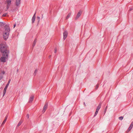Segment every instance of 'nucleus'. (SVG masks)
<instances>
[{
    "mask_svg": "<svg viewBox=\"0 0 133 133\" xmlns=\"http://www.w3.org/2000/svg\"><path fill=\"white\" fill-rule=\"evenodd\" d=\"M132 10V9H130L129 10V11H131Z\"/></svg>",
    "mask_w": 133,
    "mask_h": 133,
    "instance_id": "obj_36",
    "label": "nucleus"
},
{
    "mask_svg": "<svg viewBox=\"0 0 133 133\" xmlns=\"http://www.w3.org/2000/svg\"><path fill=\"white\" fill-rule=\"evenodd\" d=\"M26 117L28 118H29V115L28 114H27L26 116Z\"/></svg>",
    "mask_w": 133,
    "mask_h": 133,
    "instance_id": "obj_27",
    "label": "nucleus"
},
{
    "mask_svg": "<svg viewBox=\"0 0 133 133\" xmlns=\"http://www.w3.org/2000/svg\"><path fill=\"white\" fill-rule=\"evenodd\" d=\"M2 73L3 74H5V72L4 71H2Z\"/></svg>",
    "mask_w": 133,
    "mask_h": 133,
    "instance_id": "obj_29",
    "label": "nucleus"
},
{
    "mask_svg": "<svg viewBox=\"0 0 133 133\" xmlns=\"http://www.w3.org/2000/svg\"><path fill=\"white\" fill-rule=\"evenodd\" d=\"M11 0H7L6 2L7 3V8H8L9 6L11 4Z\"/></svg>",
    "mask_w": 133,
    "mask_h": 133,
    "instance_id": "obj_7",
    "label": "nucleus"
},
{
    "mask_svg": "<svg viewBox=\"0 0 133 133\" xmlns=\"http://www.w3.org/2000/svg\"><path fill=\"white\" fill-rule=\"evenodd\" d=\"M0 51L4 55V54L9 53V51L7 49V46L4 43H2L0 45Z\"/></svg>",
    "mask_w": 133,
    "mask_h": 133,
    "instance_id": "obj_1",
    "label": "nucleus"
},
{
    "mask_svg": "<svg viewBox=\"0 0 133 133\" xmlns=\"http://www.w3.org/2000/svg\"><path fill=\"white\" fill-rule=\"evenodd\" d=\"M118 118L119 120H122L123 119V117L122 116H121V117H119Z\"/></svg>",
    "mask_w": 133,
    "mask_h": 133,
    "instance_id": "obj_18",
    "label": "nucleus"
},
{
    "mask_svg": "<svg viewBox=\"0 0 133 133\" xmlns=\"http://www.w3.org/2000/svg\"><path fill=\"white\" fill-rule=\"evenodd\" d=\"M35 14H36V13H35L34 15L33 16V17H32V23H33L35 21V18H36Z\"/></svg>",
    "mask_w": 133,
    "mask_h": 133,
    "instance_id": "obj_10",
    "label": "nucleus"
},
{
    "mask_svg": "<svg viewBox=\"0 0 133 133\" xmlns=\"http://www.w3.org/2000/svg\"><path fill=\"white\" fill-rule=\"evenodd\" d=\"M5 30L3 32V37L5 40H6L8 38L10 29L8 26L5 28Z\"/></svg>",
    "mask_w": 133,
    "mask_h": 133,
    "instance_id": "obj_2",
    "label": "nucleus"
},
{
    "mask_svg": "<svg viewBox=\"0 0 133 133\" xmlns=\"http://www.w3.org/2000/svg\"><path fill=\"white\" fill-rule=\"evenodd\" d=\"M130 126H131V127H132L133 126V122L132 123L130 124Z\"/></svg>",
    "mask_w": 133,
    "mask_h": 133,
    "instance_id": "obj_26",
    "label": "nucleus"
},
{
    "mask_svg": "<svg viewBox=\"0 0 133 133\" xmlns=\"http://www.w3.org/2000/svg\"><path fill=\"white\" fill-rule=\"evenodd\" d=\"M51 57V55H50L49 56V57L50 58Z\"/></svg>",
    "mask_w": 133,
    "mask_h": 133,
    "instance_id": "obj_34",
    "label": "nucleus"
},
{
    "mask_svg": "<svg viewBox=\"0 0 133 133\" xmlns=\"http://www.w3.org/2000/svg\"><path fill=\"white\" fill-rule=\"evenodd\" d=\"M37 18L39 20L40 19V17H37Z\"/></svg>",
    "mask_w": 133,
    "mask_h": 133,
    "instance_id": "obj_31",
    "label": "nucleus"
},
{
    "mask_svg": "<svg viewBox=\"0 0 133 133\" xmlns=\"http://www.w3.org/2000/svg\"><path fill=\"white\" fill-rule=\"evenodd\" d=\"M99 110L96 109V111H97V112H98L99 111Z\"/></svg>",
    "mask_w": 133,
    "mask_h": 133,
    "instance_id": "obj_30",
    "label": "nucleus"
},
{
    "mask_svg": "<svg viewBox=\"0 0 133 133\" xmlns=\"http://www.w3.org/2000/svg\"><path fill=\"white\" fill-rule=\"evenodd\" d=\"M82 12L81 10H80L77 14V15L75 18L76 20L79 17L81 16Z\"/></svg>",
    "mask_w": 133,
    "mask_h": 133,
    "instance_id": "obj_5",
    "label": "nucleus"
},
{
    "mask_svg": "<svg viewBox=\"0 0 133 133\" xmlns=\"http://www.w3.org/2000/svg\"><path fill=\"white\" fill-rule=\"evenodd\" d=\"M101 103H100L99 104V105L97 107V109H98L99 110V109H100V108L101 107Z\"/></svg>",
    "mask_w": 133,
    "mask_h": 133,
    "instance_id": "obj_15",
    "label": "nucleus"
},
{
    "mask_svg": "<svg viewBox=\"0 0 133 133\" xmlns=\"http://www.w3.org/2000/svg\"><path fill=\"white\" fill-rule=\"evenodd\" d=\"M22 123V121H20L19 122L17 126L19 127V126L21 125V124Z\"/></svg>",
    "mask_w": 133,
    "mask_h": 133,
    "instance_id": "obj_16",
    "label": "nucleus"
},
{
    "mask_svg": "<svg viewBox=\"0 0 133 133\" xmlns=\"http://www.w3.org/2000/svg\"><path fill=\"white\" fill-rule=\"evenodd\" d=\"M7 119V117H5V119H4L3 122L2 123V124L1 125H2L4 124V123H5V122H6V121Z\"/></svg>",
    "mask_w": 133,
    "mask_h": 133,
    "instance_id": "obj_12",
    "label": "nucleus"
},
{
    "mask_svg": "<svg viewBox=\"0 0 133 133\" xmlns=\"http://www.w3.org/2000/svg\"><path fill=\"white\" fill-rule=\"evenodd\" d=\"M98 112H97V111L95 112V114L94 116V117H95V116H96V115L97 114Z\"/></svg>",
    "mask_w": 133,
    "mask_h": 133,
    "instance_id": "obj_23",
    "label": "nucleus"
},
{
    "mask_svg": "<svg viewBox=\"0 0 133 133\" xmlns=\"http://www.w3.org/2000/svg\"><path fill=\"white\" fill-rule=\"evenodd\" d=\"M48 107V104H45L43 108V109L42 111V112L43 113H44L46 110V109Z\"/></svg>",
    "mask_w": 133,
    "mask_h": 133,
    "instance_id": "obj_8",
    "label": "nucleus"
},
{
    "mask_svg": "<svg viewBox=\"0 0 133 133\" xmlns=\"http://www.w3.org/2000/svg\"><path fill=\"white\" fill-rule=\"evenodd\" d=\"M36 42V39H35L34 40V41L33 42V44L32 45V46L33 47H34V46H35Z\"/></svg>",
    "mask_w": 133,
    "mask_h": 133,
    "instance_id": "obj_13",
    "label": "nucleus"
},
{
    "mask_svg": "<svg viewBox=\"0 0 133 133\" xmlns=\"http://www.w3.org/2000/svg\"><path fill=\"white\" fill-rule=\"evenodd\" d=\"M34 98V96L33 95H31L29 99V103L33 101Z\"/></svg>",
    "mask_w": 133,
    "mask_h": 133,
    "instance_id": "obj_9",
    "label": "nucleus"
},
{
    "mask_svg": "<svg viewBox=\"0 0 133 133\" xmlns=\"http://www.w3.org/2000/svg\"><path fill=\"white\" fill-rule=\"evenodd\" d=\"M16 26V24H15L14 25V28Z\"/></svg>",
    "mask_w": 133,
    "mask_h": 133,
    "instance_id": "obj_33",
    "label": "nucleus"
},
{
    "mask_svg": "<svg viewBox=\"0 0 133 133\" xmlns=\"http://www.w3.org/2000/svg\"><path fill=\"white\" fill-rule=\"evenodd\" d=\"M57 52V48H55V51H54V52L55 53H56Z\"/></svg>",
    "mask_w": 133,
    "mask_h": 133,
    "instance_id": "obj_21",
    "label": "nucleus"
},
{
    "mask_svg": "<svg viewBox=\"0 0 133 133\" xmlns=\"http://www.w3.org/2000/svg\"><path fill=\"white\" fill-rule=\"evenodd\" d=\"M9 54H4V55L3 54H2V56L1 57L0 60L1 62H5L6 61V59H7L8 57Z\"/></svg>",
    "mask_w": 133,
    "mask_h": 133,
    "instance_id": "obj_3",
    "label": "nucleus"
},
{
    "mask_svg": "<svg viewBox=\"0 0 133 133\" xmlns=\"http://www.w3.org/2000/svg\"><path fill=\"white\" fill-rule=\"evenodd\" d=\"M107 106L106 107V108H105V111H106V110H107Z\"/></svg>",
    "mask_w": 133,
    "mask_h": 133,
    "instance_id": "obj_32",
    "label": "nucleus"
},
{
    "mask_svg": "<svg viewBox=\"0 0 133 133\" xmlns=\"http://www.w3.org/2000/svg\"><path fill=\"white\" fill-rule=\"evenodd\" d=\"M98 87H99V85L98 84H97L96 87V88H95L96 89H97L98 88Z\"/></svg>",
    "mask_w": 133,
    "mask_h": 133,
    "instance_id": "obj_24",
    "label": "nucleus"
},
{
    "mask_svg": "<svg viewBox=\"0 0 133 133\" xmlns=\"http://www.w3.org/2000/svg\"><path fill=\"white\" fill-rule=\"evenodd\" d=\"M68 35L67 32L65 31H64L63 33V39L64 40H65L66 38Z\"/></svg>",
    "mask_w": 133,
    "mask_h": 133,
    "instance_id": "obj_6",
    "label": "nucleus"
},
{
    "mask_svg": "<svg viewBox=\"0 0 133 133\" xmlns=\"http://www.w3.org/2000/svg\"><path fill=\"white\" fill-rule=\"evenodd\" d=\"M132 127H131V126H130L129 127L128 131H129L132 129Z\"/></svg>",
    "mask_w": 133,
    "mask_h": 133,
    "instance_id": "obj_19",
    "label": "nucleus"
},
{
    "mask_svg": "<svg viewBox=\"0 0 133 133\" xmlns=\"http://www.w3.org/2000/svg\"><path fill=\"white\" fill-rule=\"evenodd\" d=\"M15 11V10L13 9V10H12V9H11L10 10V12H12L13 11Z\"/></svg>",
    "mask_w": 133,
    "mask_h": 133,
    "instance_id": "obj_28",
    "label": "nucleus"
},
{
    "mask_svg": "<svg viewBox=\"0 0 133 133\" xmlns=\"http://www.w3.org/2000/svg\"><path fill=\"white\" fill-rule=\"evenodd\" d=\"M71 15V13H69L68 15H67V16H66V19H68L70 16Z\"/></svg>",
    "mask_w": 133,
    "mask_h": 133,
    "instance_id": "obj_17",
    "label": "nucleus"
},
{
    "mask_svg": "<svg viewBox=\"0 0 133 133\" xmlns=\"http://www.w3.org/2000/svg\"><path fill=\"white\" fill-rule=\"evenodd\" d=\"M7 13H4L3 14V16H4V17L5 16L7 15Z\"/></svg>",
    "mask_w": 133,
    "mask_h": 133,
    "instance_id": "obj_20",
    "label": "nucleus"
},
{
    "mask_svg": "<svg viewBox=\"0 0 133 133\" xmlns=\"http://www.w3.org/2000/svg\"><path fill=\"white\" fill-rule=\"evenodd\" d=\"M5 24L3 22H0V26H2L4 25Z\"/></svg>",
    "mask_w": 133,
    "mask_h": 133,
    "instance_id": "obj_14",
    "label": "nucleus"
},
{
    "mask_svg": "<svg viewBox=\"0 0 133 133\" xmlns=\"http://www.w3.org/2000/svg\"><path fill=\"white\" fill-rule=\"evenodd\" d=\"M3 77V76H0V80H1Z\"/></svg>",
    "mask_w": 133,
    "mask_h": 133,
    "instance_id": "obj_25",
    "label": "nucleus"
},
{
    "mask_svg": "<svg viewBox=\"0 0 133 133\" xmlns=\"http://www.w3.org/2000/svg\"><path fill=\"white\" fill-rule=\"evenodd\" d=\"M10 81H11V80L9 79L8 82V83L6 85L5 87V88L4 89L3 91V96L5 95L6 93L7 89L9 85V84L10 82Z\"/></svg>",
    "mask_w": 133,
    "mask_h": 133,
    "instance_id": "obj_4",
    "label": "nucleus"
},
{
    "mask_svg": "<svg viewBox=\"0 0 133 133\" xmlns=\"http://www.w3.org/2000/svg\"><path fill=\"white\" fill-rule=\"evenodd\" d=\"M18 69H17V72H18Z\"/></svg>",
    "mask_w": 133,
    "mask_h": 133,
    "instance_id": "obj_35",
    "label": "nucleus"
},
{
    "mask_svg": "<svg viewBox=\"0 0 133 133\" xmlns=\"http://www.w3.org/2000/svg\"><path fill=\"white\" fill-rule=\"evenodd\" d=\"M16 5L18 6L20 3V0H16Z\"/></svg>",
    "mask_w": 133,
    "mask_h": 133,
    "instance_id": "obj_11",
    "label": "nucleus"
},
{
    "mask_svg": "<svg viewBox=\"0 0 133 133\" xmlns=\"http://www.w3.org/2000/svg\"><path fill=\"white\" fill-rule=\"evenodd\" d=\"M37 69H36L35 71V72H34V74H35V75L36 74V73L37 72Z\"/></svg>",
    "mask_w": 133,
    "mask_h": 133,
    "instance_id": "obj_22",
    "label": "nucleus"
}]
</instances>
